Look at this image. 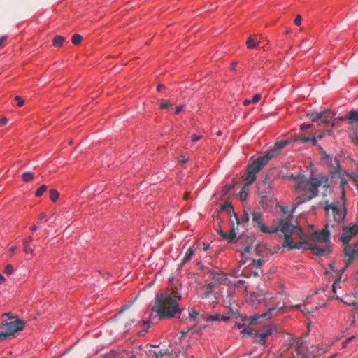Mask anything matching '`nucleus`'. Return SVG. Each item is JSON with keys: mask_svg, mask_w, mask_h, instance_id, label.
<instances>
[{"mask_svg": "<svg viewBox=\"0 0 358 358\" xmlns=\"http://www.w3.org/2000/svg\"><path fill=\"white\" fill-rule=\"evenodd\" d=\"M252 221L259 230L265 234H273L279 231L283 237L282 246L289 249H310L318 256L324 255L330 252L329 247H320L303 240V230L291 223V218L286 217L278 221H273L272 226L267 227L262 223L263 215L261 212L254 211L252 213Z\"/></svg>", "mask_w": 358, "mask_h": 358, "instance_id": "f257e3e1", "label": "nucleus"}, {"mask_svg": "<svg viewBox=\"0 0 358 358\" xmlns=\"http://www.w3.org/2000/svg\"><path fill=\"white\" fill-rule=\"evenodd\" d=\"M296 184L294 186L295 191L300 194L292 203L291 213H294L295 210L302 203L310 201L315 198L319 192V187L326 186L327 179L324 177H312L308 179L303 175L298 174L296 177Z\"/></svg>", "mask_w": 358, "mask_h": 358, "instance_id": "f03ea898", "label": "nucleus"}, {"mask_svg": "<svg viewBox=\"0 0 358 358\" xmlns=\"http://www.w3.org/2000/svg\"><path fill=\"white\" fill-rule=\"evenodd\" d=\"M180 299L181 296L176 292L157 294L151 310L156 313L160 320L180 317L182 310L178 304Z\"/></svg>", "mask_w": 358, "mask_h": 358, "instance_id": "7ed1b4c3", "label": "nucleus"}, {"mask_svg": "<svg viewBox=\"0 0 358 358\" xmlns=\"http://www.w3.org/2000/svg\"><path fill=\"white\" fill-rule=\"evenodd\" d=\"M287 140L277 141L275 148L269 150L266 155L258 157L252 163L247 166L246 172L242 176L246 185H251L257 178V174L268 162L280 152L281 149L288 144Z\"/></svg>", "mask_w": 358, "mask_h": 358, "instance_id": "20e7f679", "label": "nucleus"}, {"mask_svg": "<svg viewBox=\"0 0 358 358\" xmlns=\"http://www.w3.org/2000/svg\"><path fill=\"white\" fill-rule=\"evenodd\" d=\"M324 210L326 212L328 222H336L338 224L343 223L347 215L345 207V191L342 190L341 201H334L329 203L325 202Z\"/></svg>", "mask_w": 358, "mask_h": 358, "instance_id": "39448f33", "label": "nucleus"}, {"mask_svg": "<svg viewBox=\"0 0 358 358\" xmlns=\"http://www.w3.org/2000/svg\"><path fill=\"white\" fill-rule=\"evenodd\" d=\"M278 334L277 326L275 324H268L264 326L262 329L255 331L254 339L255 342L264 345L266 343L269 337Z\"/></svg>", "mask_w": 358, "mask_h": 358, "instance_id": "423d86ee", "label": "nucleus"}, {"mask_svg": "<svg viewBox=\"0 0 358 358\" xmlns=\"http://www.w3.org/2000/svg\"><path fill=\"white\" fill-rule=\"evenodd\" d=\"M285 307L284 306H280V303H276L274 307L270 308L268 311L263 313L262 314H257L250 317H242V321L249 320L250 324H253L255 322L257 321L259 319L265 318L266 320H269L271 317L278 315L282 313V310Z\"/></svg>", "mask_w": 358, "mask_h": 358, "instance_id": "0eeeda50", "label": "nucleus"}, {"mask_svg": "<svg viewBox=\"0 0 358 358\" xmlns=\"http://www.w3.org/2000/svg\"><path fill=\"white\" fill-rule=\"evenodd\" d=\"M24 322L22 320L16 318L15 320L8 322L6 321L0 327L1 329H3L8 338L10 336H13L16 332L22 331L24 327Z\"/></svg>", "mask_w": 358, "mask_h": 358, "instance_id": "6e6552de", "label": "nucleus"}, {"mask_svg": "<svg viewBox=\"0 0 358 358\" xmlns=\"http://www.w3.org/2000/svg\"><path fill=\"white\" fill-rule=\"evenodd\" d=\"M357 234H358V227L355 224H353V223H350L342 227L340 241L342 242L343 245H347Z\"/></svg>", "mask_w": 358, "mask_h": 358, "instance_id": "1a4fd4ad", "label": "nucleus"}, {"mask_svg": "<svg viewBox=\"0 0 358 358\" xmlns=\"http://www.w3.org/2000/svg\"><path fill=\"white\" fill-rule=\"evenodd\" d=\"M322 163L325 166L330 174H334L339 171L340 163L338 159L331 155L324 153L321 157Z\"/></svg>", "mask_w": 358, "mask_h": 358, "instance_id": "9d476101", "label": "nucleus"}, {"mask_svg": "<svg viewBox=\"0 0 358 358\" xmlns=\"http://www.w3.org/2000/svg\"><path fill=\"white\" fill-rule=\"evenodd\" d=\"M292 351V358H310L308 355L307 347L301 338H296Z\"/></svg>", "mask_w": 358, "mask_h": 358, "instance_id": "9b49d317", "label": "nucleus"}, {"mask_svg": "<svg viewBox=\"0 0 358 358\" xmlns=\"http://www.w3.org/2000/svg\"><path fill=\"white\" fill-rule=\"evenodd\" d=\"M329 223H327L323 229L312 233L311 238L321 243H327L330 240V232L329 231Z\"/></svg>", "mask_w": 358, "mask_h": 358, "instance_id": "f8f14e48", "label": "nucleus"}, {"mask_svg": "<svg viewBox=\"0 0 358 358\" xmlns=\"http://www.w3.org/2000/svg\"><path fill=\"white\" fill-rule=\"evenodd\" d=\"M208 273L212 276L214 281L219 284L229 285L231 282L228 279L227 275L222 271H216L215 270H209Z\"/></svg>", "mask_w": 358, "mask_h": 358, "instance_id": "ddd939ff", "label": "nucleus"}, {"mask_svg": "<svg viewBox=\"0 0 358 358\" xmlns=\"http://www.w3.org/2000/svg\"><path fill=\"white\" fill-rule=\"evenodd\" d=\"M341 120L347 124L355 127L358 130V111L350 110L347 113L345 117H341Z\"/></svg>", "mask_w": 358, "mask_h": 358, "instance_id": "4468645a", "label": "nucleus"}, {"mask_svg": "<svg viewBox=\"0 0 358 358\" xmlns=\"http://www.w3.org/2000/svg\"><path fill=\"white\" fill-rule=\"evenodd\" d=\"M357 296L355 294H346L343 298L336 296V299L343 302L347 306H354L355 309L358 310V303H357Z\"/></svg>", "mask_w": 358, "mask_h": 358, "instance_id": "2eb2a0df", "label": "nucleus"}, {"mask_svg": "<svg viewBox=\"0 0 358 358\" xmlns=\"http://www.w3.org/2000/svg\"><path fill=\"white\" fill-rule=\"evenodd\" d=\"M345 247H344V252H345V255L348 257H349V258L351 259H353L355 257L357 256V246H356V244L355 245V246H352V245H350L348 244L347 245H343Z\"/></svg>", "mask_w": 358, "mask_h": 358, "instance_id": "dca6fc26", "label": "nucleus"}, {"mask_svg": "<svg viewBox=\"0 0 358 358\" xmlns=\"http://www.w3.org/2000/svg\"><path fill=\"white\" fill-rule=\"evenodd\" d=\"M242 264H246L248 266H253L256 268H259L262 264V261L261 259L255 260V259L247 258L244 261L241 260Z\"/></svg>", "mask_w": 358, "mask_h": 358, "instance_id": "f3484780", "label": "nucleus"}, {"mask_svg": "<svg viewBox=\"0 0 358 358\" xmlns=\"http://www.w3.org/2000/svg\"><path fill=\"white\" fill-rule=\"evenodd\" d=\"M194 252H195L194 248L193 247H189L187 249V250L186 251L180 266H182L187 262H189L192 259Z\"/></svg>", "mask_w": 358, "mask_h": 358, "instance_id": "a211bd4d", "label": "nucleus"}, {"mask_svg": "<svg viewBox=\"0 0 358 358\" xmlns=\"http://www.w3.org/2000/svg\"><path fill=\"white\" fill-rule=\"evenodd\" d=\"M322 113H325V115L323 116V118L320 119V124L329 123L334 116V113L330 110L322 111Z\"/></svg>", "mask_w": 358, "mask_h": 358, "instance_id": "6ab92c4d", "label": "nucleus"}, {"mask_svg": "<svg viewBox=\"0 0 358 358\" xmlns=\"http://www.w3.org/2000/svg\"><path fill=\"white\" fill-rule=\"evenodd\" d=\"M229 319V317L228 316L222 315L219 313H216L215 315H210L207 316V320L209 321H227Z\"/></svg>", "mask_w": 358, "mask_h": 358, "instance_id": "aec40b11", "label": "nucleus"}, {"mask_svg": "<svg viewBox=\"0 0 358 358\" xmlns=\"http://www.w3.org/2000/svg\"><path fill=\"white\" fill-rule=\"evenodd\" d=\"M65 41V38L58 35L56 36L52 40V44L55 47L61 48Z\"/></svg>", "mask_w": 358, "mask_h": 358, "instance_id": "412c9836", "label": "nucleus"}, {"mask_svg": "<svg viewBox=\"0 0 358 358\" xmlns=\"http://www.w3.org/2000/svg\"><path fill=\"white\" fill-rule=\"evenodd\" d=\"M261 99L260 94H255L252 99H246L243 101V105L247 106H249L250 103H257Z\"/></svg>", "mask_w": 358, "mask_h": 358, "instance_id": "4be33fe9", "label": "nucleus"}, {"mask_svg": "<svg viewBox=\"0 0 358 358\" xmlns=\"http://www.w3.org/2000/svg\"><path fill=\"white\" fill-rule=\"evenodd\" d=\"M325 115V113L320 112V113H311L308 114V116H310V120L313 122H320L321 118H323V116Z\"/></svg>", "mask_w": 358, "mask_h": 358, "instance_id": "5701e85b", "label": "nucleus"}, {"mask_svg": "<svg viewBox=\"0 0 358 358\" xmlns=\"http://www.w3.org/2000/svg\"><path fill=\"white\" fill-rule=\"evenodd\" d=\"M298 140L300 141L302 143H306L308 141H310L313 145H315L317 144V139L316 137H307L303 135H301L298 137Z\"/></svg>", "mask_w": 358, "mask_h": 358, "instance_id": "b1692460", "label": "nucleus"}, {"mask_svg": "<svg viewBox=\"0 0 358 358\" xmlns=\"http://www.w3.org/2000/svg\"><path fill=\"white\" fill-rule=\"evenodd\" d=\"M34 177V173L31 171L25 172L22 176V180L25 182L32 180Z\"/></svg>", "mask_w": 358, "mask_h": 358, "instance_id": "393cba45", "label": "nucleus"}, {"mask_svg": "<svg viewBox=\"0 0 358 358\" xmlns=\"http://www.w3.org/2000/svg\"><path fill=\"white\" fill-rule=\"evenodd\" d=\"M59 196V192L55 189L50 190V199L52 202H55Z\"/></svg>", "mask_w": 358, "mask_h": 358, "instance_id": "a878e982", "label": "nucleus"}, {"mask_svg": "<svg viewBox=\"0 0 358 358\" xmlns=\"http://www.w3.org/2000/svg\"><path fill=\"white\" fill-rule=\"evenodd\" d=\"M258 44H259V43L255 42V39L251 37L248 38V39L246 41L247 47L250 49L256 48L258 45Z\"/></svg>", "mask_w": 358, "mask_h": 358, "instance_id": "bb28decb", "label": "nucleus"}, {"mask_svg": "<svg viewBox=\"0 0 358 358\" xmlns=\"http://www.w3.org/2000/svg\"><path fill=\"white\" fill-rule=\"evenodd\" d=\"M23 250L27 254L34 255V250L31 247L30 244H27L26 242H22Z\"/></svg>", "mask_w": 358, "mask_h": 358, "instance_id": "cd10ccee", "label": "nucleus"}, {"mask_svg": "<svg viewBox=\"0 0 358 358\" xmlns=\"http://www.w3.org/2000/svg\"><path fill=\"white\" fill-rule=\"evenodd\" d=\"M83 39V36L80 34H73L71 38L72 43L77 45L80 43Z\"/></svg>", "mask_w": 358, "mask_h": 358, "instance_id": "c85d7f7f", "label": "nucleus"}, {"mask_svg": "<svg viewBox=\"0 0 358 358\" xmlns=\"http://www.w3.org/2000/svg\"><path fill=\"white\" fill-rule=\"evenodd\" d=\"M213 287V283H208L203 287L205 289L204 294L206 297L208 296L212 293Z\"/></svg>", "mask_w": 358, "mask_h": 358, "instance_id": "c756f323", "label": "nucleus"}, {"mask_svg": "<svg viewBox=\"0 0 358 358\" xmlns=\"http://www.w3.org/2000/svg\"><path fill=\"white\" fill-rule=\"evenodd\" d=\"M47 186L45 185H41L35 192V196L36 197H40L43 195V194L46 191Z\"/></svg>", "mask_w": 358, "mask_h": 358, "instance_id": "7c9ffc66", "label": "nucleus"}, {"mask_svg": "<svg viewBox=\"0 0 358 358\" xmlns=\"http://www.w3.org/2000/svg\"><path fill=\"white\" fill-rule=\"evenodd\" d=\"M317 309H318L317 307H315V308L313 307V308H311V309H309V308H306V306H303L301 308V313L303 314L307 315V314H309V313H312L314 310H316Z\"/></svg>", "mask_w": 358, "mask_h": 358, "instance_id": "2f4dec72", "label": "nucleus"}, {"mask_svg": "<svg viewBox=\"0 0 358 358\" xmlns=\"http://www.w3.org/2000/svg\"><path fill=\"white\" fill-rule=\"evenodd\" d=\"M241 333L242 334H248V335H253V336H254V333H255V331H253V329H252L251 327H245V328H244V329L241 331Z\"/></svg>", "mask_w": 358, "mask_h": 358, "instance_id": "473e14b6", "label": "nucleus"}, {"mask_svg": "<svg viewBox=\"0 0 358 358\" xmlns=\"http://www.w3.org/2000/svg\"><path fill=\"white\" fill-rule=\"evenodd\" d=\"M355 336H352L349 338H348L346 340H345L343 343H342V346L343 348H346L348 345L352 342L353 341V339H355Z\"/></svg>", "mask_w": 358, "mask_h": 358, "instance_id": "72a5a7b5", "label": "nucleus"}, {"mask_svg": "<svg viewBox=\"0 0 358 358\" xmlns=\"http://www.w3.org/2000/svg\"><path fill=\"white\" fill-rule=\"evenodd\" d=\"M15 100L17 101V106L18 107H21L24 104V100L20 96H15Z\"/></svg>", "mask_w": 358, "mask_h": 358, "instance_id": "f704fd0d", "label": "nucleus"}, {"mask_svg": "<svg viewBox=\"0 0 358 358\" xmlns=\"http://www.w3.org/2000/svg\"><path fill=\"white\" fill-rule=\"evenodd\" d=\"M13 271V266L10 265V264H8L6 267H5V269H4V273L7 275H10L12 274Z\"/></svg>", "mask_w": 358, "mask_h": 358, "instance_id": "c9c22d12", "label": "nucleus"}, {"mask_svg": "<svg viewBox=\"0 0 358 358\" xmlns=\"http://www.w3.org/2000/svg\"><path fill=\"white\" fill-rule=\"evenodd\" d=\"M171 104L170 103H169L168 101H163L160 106H159V108L161 109H166V108H168L169 106H171Z\"/></svg>", "mask_w": 358, "mask_h": 358, "instance_id": "e433bc0d", "label": "nucleus"}, {"mask_svg": "<svg viewBox=\"0 0 358 358\" xmlns=\"http://www.w3.org/2000/svg\"><path fill=\"white\" fill-rule=\"evenodd\" d=\"M301 21H302V17L301 15H297L294 20V23L297 25V26H299L301 24Z\"/></svg>", "mask_w": 358, "mask_h": 358, "instance_id": "4c0bfd02", "label": "nucleus"}, {"mask_svg": "<svg viewBox=\"0 0 358 358\" xmlns=\"http://www.w3.org/2000/svg\"><path fill=\"white\" fill-rule=\"evenodd\" d=\"M199 313L194 309H192L189 312V317L192 319H196L198 316Z\"/></svg>", "mask_w": 358, "mask_h": 358, "instance_id": "58836bf2", "label": "nucleus"}, {"mask_svg": "<svg viewBox=\"0 0 358 358\" xmlns=\"http://www.w3.org/2000/svg\"><path fill=\"white\" fill-rule=\"evenodd\" d=\"M202 137H203V136H201V135L193 134V135H192V136H191V141H192V142H196V141H199V140L201 139V138H202Z\"/></svg>", "mask_w": 358, "mask_h": 358, "instance_id": "ea45409f", "label": "nucleus"}, {"mask_svg": "<svg viewBox=\"0 0 358 358\" xmlns=\"http://www.w3.org/2000/svg\"><path fill=\"white\" fill-rule=\"evenodd\" d=\"M189 159V157H186L184 155H180L179 158H178V160L180 162H182V163H186Z\"/></svg>", "mask_w": 358, "mask_h": 358, "instance_id": "a19ab883", "label": "nucleus"}, {"mask_svg": "<svg viewBox=\"0 0 358 358\" xmlns=\"http://www.w3.org/2000/svg\"><path fill=\"white\" fill-rule=\"evenodd\" d=\"M223 209L230 211L231 210L233 209V207L231 203H229L228 202H225L224 204L223 205Z\"/></svg>", "mask_w": 358, "mask_h": 358, "instance_id": "79ce46f5", "label": "nucleus"}, {"mask_svg": "<svg viewBox=\"0 0 358 358\" xmlns=\"http://www.w3.org/2000/svg\"><path fill=\"white\" fill-rule=\"evenodd\" d=\"M7 338H8V336L6 334L3 329H2V330L0 331V341H4V340H6Z\"/></svg>", "mask_w": 358, "mask_h": 358, "instance_id": "37998d69", "label": "nucleus"}, {"mask_svg": "<svg viewBox=\"0 0 358 358\" xmlns=\"http://www.w3.org/2000/svg\"><path fill=\"white\" fill-rule=\"evenodd\" d=\"M7 316L8 319H16L18 318L17 316H14L11 312L6 313L2 315V317Z\"/></svg>", "mask_w": 358, "mask_h": 358, "instance_id": "c03bdc74", "label": "nucleus"}, {"mask_svg": "<svg viewBox=\"0 0 358 358\" xmlns=\"http://www.w3.org/2000/svg\"><path fill=\"white\" fill-rule=\"evenodd\" d=\"M329 133H330L329 131L320 132L319 134H317V138H322L323 137H324L326 136L327 134H329Z\"/></svg>", "mask_w": 358, "mask_h": 358, "instance_id": "a18cd8bd", "label": "nucleus"}, {"mask_svg": "<svg viewBox=\"0 0 358 358\" xmlns=\"http://www.w3.org/2000/svg\"><path fill=\"white\" fill-rule=\"evenodd\" d=\"M166 354L165 351L159 350L157 352L155 358H162L163 356Z\"/></svg>", "mask_w": 358, "mask_h": 358, "instance_id": "49530a36", "label": "nucleus"}, {"mask_svg": "<svg viewBox=\"0 0 358 358\" xmlns=\"http://www.w3.org/2000/svg\"><path fill=\"white\" fill-rule=\"evenodd\" d=\"M300 128L301 130H306L310 128V124L303 123L301 124Z\"/></svg>", "mask_w": 358, "mask_h": 358, "instance_id": "de8ad7c7", "label": "nucleus"}, {"mask_svg": "<svg viewBox=\"0 0 358 358\" xmlns=\"http://www.w3.org/2000/svg\"><path fill=\"white\" fill-rule=\"evenodd\" d=\"M244 326H245V322L241 323V322H236L235 325H234V328L236 327L238 329H242V328L244 327Z\"/></svg>", "mask_w": 358, "mask_h": 358, "instance_id": "09e8293b", "label": "nucleus"}, {"mask_svg": "<svg viewBox=\"0 0 358 358\" xmlns=\"http://www.w3.org/2000/svg\"><path fill=\"white\" fill-rule=\"evenodd\" d=\"M183 108L182 106H178L175 108V114H178Z\"/></svg>", "mask_w": 358, "mask_h": 358, "instance_id": "8fccbe9b", "label": "nucleus"}, {"mask_svg": "<svg viewBox=\"0 0 358 358\" xmlns=\"http://www.w3.org/2000/svg\"><path fill=\"white\" fill-rule=\"evenodd\" d=\"M157 351H154V350H150L148 352V356H149V357L152 356V357H155V356H156V355H157Z\"/></svg>", "mask_w": 358, "mask_h": 358, "instance_id": "3c124183", "label": "nucleus"}, {"mask_svg": "<svg viewBox=\"0 0 358 358\" xmlns=\"http://www.w3.org/2000/svg\"><path fill=\"white\" fill-rule=\"evenodd\" d=\"M8 122V119L5 117H3L0 119V124H2V125H4L6 124H7Z\"/></svg>", "mask_w": 358, "mask_h": 358, "instance_id": "603ef678", "label": "nucleus"}, {"mask_svg": "<svg viewBox=\"0 0 358 358\" xmlns=\"http://www.w3.org/2000/svg\"><path fill=\"white\" fill-rule=\"evenodd\" d=\"M33 241V238L31 236H29L27 238L24 239L22 242H26L27 244H30Z\"/></svg>", "mask_w": 358, "mask_h": 358, "instance_id": "864d4df0", "label": "nucleus"}, {"mask_svg": "<svg viewBox=\"0 0 358 358\" xmlns=\"http://www.w3.org/2000/svg\"><path fill=\"white\" fill-rule=\"evenodd\" d=\"M281 210L285 214L289 213V209H288V207H287V206H282L281 207Z\"/></svg>", "mask_w": 358, "mask_h": 358, "instance_id": "5fc2aeb1", "label": "nucleus"}, {"mask_svg": "<svg viewBox=\"0 0 358 358\" xmlns=\"http://www.w3.org/2000/svg\"><path fill=\"white\" fill-rule=\"evenodd\" d=\"M249 250H250V248L249 247H247L245 249V251L244 252L242 253V255H243V257H245L247 256V255L249 253Z\"/></svg>", "mask_w": 358, "mask_h": 358, "instance_id": "6e6d98bb", "label": "nucleus"}, {"mask_svg": "<svg viewBox=\"0 0 358 358\" xmlns=\"http://www.w3.org/2000/svg\"><path fill=\"white\" fill-rule=\"evenodd\" d=\"M39 219L40 220H45V221H46V214L45 213H41L39 215Z\"/></svg>", "mask_w": 358, "mask_h": 358, "instance_id": "4d7b16f0", "label": "nucleus"}, {"mask_svg": "<svg viewBox=\"0 0 358 358\" xmlns=\"http://www.w3.org/2000/svg\"><path fill=\"white\" fill-rule=\"evenodd\" d=\"M7 36H2L0 38V47L3 46L4 41H6Z\"/></svg>", "mask_w": 358, "mask_h": 358, "instance_id": "13d9d810", "label": "nucleus"}, {"mask_svg": "<svg viewBox=\"0 0 358 358\" xmlns=\"http://www.w3.org/2000/svg\"><path fill=\"white\" fill-rule=\"evenodd\" d=\"M338 283H339V282H338V281H336V282H334V283L333 284V291H334V292H336V287H337V285H338Z\"/></svg>", "mask_w": 358, "mask_h": 358, "instance_id": "bf43d9fd", "label": "nucleus"}, {"mask_svg": "<svg viewBox=\"0 0 358 358\" xmlns=\"http://www.w3.org/2000/svg\"><path fill=\"white\" fill-rule=\"evenodd\" d=\"M30 229L32 230V231H36L38 229V227L35 224H33L32 226H31Z\"/></svg>", "mask_w": 358, "mask_h": 358, "instance_id": "052dcab7", "label": "nucleus"}, {"mask_svg": "<svg viewBox=\"0 0 358 358\" xmlns=\"http://www.w3.org/2000/svg\"><path fill=\"white\" fill-rule=\"evenodd\" d=\"M5 280H6V279L3 277V275L0 273V284L2 283L3 282H4Z\"/></svg>", "mask_w": 358, "mask_h": 358, "instance_id": "680f3d73", "label": "nucleus"}, {"mask_svg": "<svg viewBox=\"0 0 358 358\" xmlns=\"http://www.w3.org/2000/svg\"><path fill=\"white\" fill-rule=\"evenodd\" d=\"M164 86L163 85L159 84V85H157V90L158 91H161V90H162V88H164Z\"/></svg>", "mask_w": 358, "mask_h": 358, "instance_id": "e2e57ef3", "label": "nucleus"}, {"mask_svg": "<svg viewBox=\"0 0 358 358\" xmlns=\"http://www.w3.org/2000/svg\"><path fill=\"white\" fill-rule=\"evenodd\" d=\"M209 248V245L208 244H206V243H203V250L205 251L208 250Z\"/></svg>", "mask_w": 358, "mask_h": 358, "instance_id": "0e129e2a", "label": "nucleus"}, {"mask_svg": "<svg viewBox=\"0 0 358 358\" xmlns=\"http://www.w3.org/2000/svg\"><path fill=\"white\" fill-rule=\"evenodd\" d=\"M231 69H232V70H235V69H236V63L233 62V63H231Z\"/></svg>", "mask_w": 358, "mask_h": 358, "instance_id": "69168bd1", "label": "nucleus"}, {"mask_svg": "<svg viewBox=\"0 0 358 358\" xmlns=\"http://www.w3.org/2000/svg\"><path fill=\"white\" fill-rule=\"evenodd\" d=\"M336 357V354H334L331 356L327 357V358H335Z\"/></svg>", "mask_w": 358, "mask_h": 358, "instance_id": "338daca9", "label": "nucleus"}, {"mask_svg": "<svg viewBox=\"0 0 358 358\" xmlns=\"http://www.w3.org/2000/svg\"><path fill=\"white\" fill-rule=\"evenodd\" d=\"M356 246H357V256L358 257V241L356 243Z\"/></svg>", "mask_w": 358, "mask_h": 358, "instance_id": "774afa93", "label": "nucleus"}]
</instances>
